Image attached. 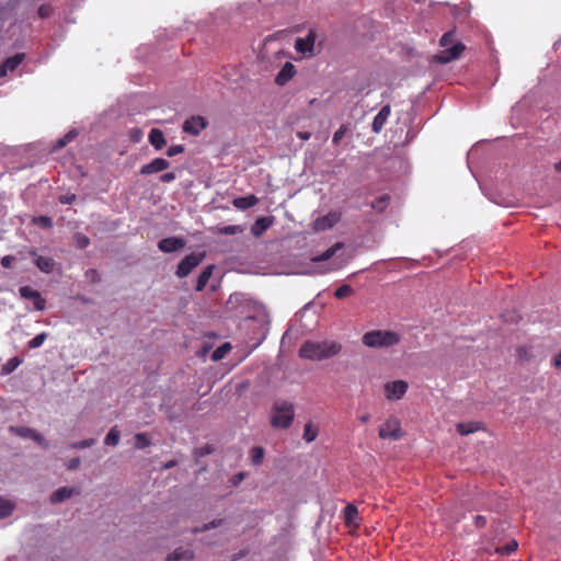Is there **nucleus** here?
Returning <instances> with one entry per match:
<instances>
[{
  "label": "nucleus",
  "mask_w": 561,
  "mask_h": 561,
  "mask_svg": "<svg viewBox=\"0 0 561 561\" xmlns=\"http://www.w3.org/2000/svg\"><path fill=\"white\" fill-rule=\"evenodd\" d=\"M257 201L259 199L256 196L249 195V196H244V197L234 198L232 204L234 207L245 210L248 208L255 206L257 204Z\"/></svg>",
  "instance_id": "nucleus-24"
},
{
  "label": "nucleus",
  "mask_w": 561,
  "mask_h": 561,
  "mask_svg": "<svg viewBox=\"0 0 561 561\" xmlns=\"http://www.w3.org/2000/svg\"><path fill=\"white\" fill-rule=\"evenodd\" d=\"M295 75H296L295 66L291 62L287 61V62H285V65L282 67L279 72L277 73V76L275 78V82L278 85H285L290 79L294 78Z\"/></svg>",
  "instance_id": "nucleus-17"
},
{
  "label": "nucleus",
  "mask_w": 561,
  "mask_h": 561,
  "mask_svg": "<svg viewBox=\"0 0 561 561\" xmlns=\"http://www.w3.org/2000/svg\"><path fill=\"white\" fill-rule=\"evenodd\" d=\"M554 170H556L557 172H561V160H560L559 162H556V163H554Z\"/></svg>",
  "instance_id": "nucleus-62"
},
{
  "label": "nucleus",
  "mask_w": 561,
  "mask_h": 561,
  "mask_svg": "<svg viewBox=\"0 0 561 561\" xmlns=\"http://www.w3.org/2000/svg\"><path fill=\"white\" fill-rule=\"evenodd\" d=\"M319 435V427L312 421L305 424L302 438L307 443H312Z\"/></svg>",
  "instance_id": "nucleus-25"
},
{
  "label": "nucleus",
  "mask_w": 561,
  "mask_h": 561,
  "mask_svg": "<svg viewBox=\"0 0 561 561\" xmlns=\"http://www.w3.org/2000/svg\"><path fill=\"white\" fill-rule=\"evenodd\" d=\"M184 245H185L184 240L181 238H176V237L164 238L158 242L159 250L164 253L175 252V251L182 249Z\"/></svg>",
  "instance_id": "nucleus-14"
},
{
  "label": "nucleus",
  "mask_w": 561,
  "mask_h": 561,
  "mask_svg": "<svg viewBox=\"0 0 561 561\" xmlns=\"http://www.w3.org/2000/svg\"><path fill=\"white\" fill-rule=\"evenodd\" d=\"M454 42V32H447L445 33L440 39L439 45L444 47L445 49L448 48V46Z\"/></svg>",
  "instance_id": "nucleus-46"
},
{
  "label": "nucleus",
  "mask_w": 561,
  "mask_h": 561,
  "mask_svg": "<svg viewBox=\"0 0 561 561\" xmlns=\"http://www.w3.org/2000/svg\"><path fill=\"white\" fill-rule=\"evenodd\" d=\"M353 294L354 289L350 285L344 284L334 291V297L337 299H343L352 296Z\"/></svg>",
  "instance_id": "nucleus-32"
},
{
  "label": "nucleus",
  "mask_w": 561,
  "mask_h": 561,
  "mask_svg": "<svg viewBox=\"0 0 561 561\" xmlns=\"http://www.w3.org/2000/svg\"><path fill=\"white\" fill-rule=\"evenodd\" d=\"M243 479H244V473L239 472V473H237L236 476H233V478H232V483H233L234 485H238V484H239Z\"/></svg>",
  "instance_id": "nucleus-56"
},
{
  "label": "nucleus",
  "mask_w": 561,
  "mask_h": 561,
  "mask_svg": "<svg viewBox=\"0 0 561 561\" xmlns=\"http://www.w3.org/2000/svg\"><path fill=\"white\" fill-rule=\"evenodd\" d=\"M242 231H243V229L240 226H237V225H229V226L221 227L219 229V232L221 234H226V236H232V234L241 233Z\"/></svg>",
  "instance_id": "nucleus-37"
},
{
  "label": "nucleus",
  "mask_w": 561,
  "mask_h": 561,
  "mask_svg": "<svg viewBox=\"0 0 561 561\" xmlns=\"http://www.w3.org/2000/svg\"><path fill=\"white\" fill-rule=\"evenodd\" d=\"M230 348H231V346H230V344H229V343H226V344H224V345L219 346L218 348H216V350L214 351V353H213V355H211V358H213L214 360H220V359H222V358L225 357L226 353H227L228 351H230Z\"/></svg>",
  "instance_id": "nucleus-36"
},
{
  "label": "nucleus",
  "mask_w": 561,
  "mask_h": 561,
  "mask_svg": "<svg viewBox=\"0 0 561 561\" xmlns=\"http://www.w3.org/2000/svg\"><path fill=\"white\" fill-rule=\"evenodd\" d=\"M391 108L390 105H385L381 107V110L378 112V114L374 117L371 128L375 133H380L390 116Z\"/></svg>",
  "instance_id": "nucleus-18"
},
{
  "label": "nucleus",
  "mask_w": 561,
  "mask_h": 561,
  "mask_svg": "<svg viewBox=\"0 0 561 561\" xmlns=\"http://www.w3.org/2000/svg\"><path fill=\"white\" fill-rule=\"evenodd\" d=\"M19 293L22 298L32 300L36 310L42 311L45 309L46 300L42 297L38 290H35L30 286H22L20 287Z\"/></svg>",
  "instance_id": "nucleus-10"
},
{
  "label": "nucleus",
  "mask_w": 561,
  "mask_h": 561,
  "mask_svg": "<svg viewBox=\"0 0 561 561\" xmlns=\"http://www.w3.org/2000/svg\"><path fill=\"white\" fill-rule=\"evenodd\" d=\"M150 445V440L144 433H138L135 435V448L136 449H145Z\"/></svg>",
  "instance_id": "nucleus-34"
},
{
  "label": "nucleus",
  "mask_w": 561,
  "mask_h": 561,
  "mask_svg": "<svg viewBox=\"0 0 561 561\" xmlns=\"http://www.w3.org/2000/svg\"><path fill=\"white\" fill-rule=\"evenodd\" d=\"M378 435L381 439L399 440L403 437L400 420L391 415L379 427Z\"/></svg>",
  "instance_id": "nucleus-4"
},
{
  "label": "nucleus",
  "mask_w": 561,
  "mask_h": 561,
  "mask_svg": "<svg viewBox=\"0 0 561 561\" xmlns=\"http://www.w3.org/2000/svg\"><path fill=\"white\" fill-rule=\"evenodd\" d=\"M369 420H370V415H369L368 413H366V414H364V415L359 416V421H360L362 423H367Z\"/></svg>",
  "instance_id": "nucleus-58"
},
{
  "label": "nucleus",
  "mask_w": 561,
  "mask_h": 561,
  "mask_svg": "<svg viewBox=\"0 0 561 561\" xmlns=\"http://www.w3.org/2000/svg\"><path fill=\"white\" fill-rule=\"evenodd\" d=\"M184 152V146L183 145H173V146H170L167 151H165V154L170 158L172 157H175L180 153H183Z\"/></svg>",
  "instance_id": "nucleus-44"
},
{
  "label": "nucleus",
  "mask_w": 561,
  "mask_h": 561,
  "mask_svg": "<svg viewBox=\"0 0 561 561\" xmlns=\"http://www.w3.org/2000/svg\"><path fill=\"white\" fill-rule=\"evenodd\" d=\"M175 173L174 172H167V173H163L161 176H160V181L162 183H171L175 180Z\"/></svg>",
  "instance_id": "nucleus-51"
},
{
  "label": "nucleus",
  "mask_w": 561,
  "mask_h": 561,
  "mask_svg": "<svg viewBox=\"0 0 561 561\" xmlns=\"http://www.w3.org/2000/svg\"><path fill=\"white\" fill-rule=\"evenodd\" d=\"M10 432L20 436V437H23V438H31L33 440H35L38 445H41L42 447L44 448H48V443L45 440V438L43 437V435H41L39 433H37L36 431L30 428V427H26V426H10Z\"/></svg>",
  "instance_id": "nucleus-9"
},
{
  "label": "nucleus",
  "mask_w": 561,
  "mask_h": 561,
  "mask_svg": "<svg viewBox=\"0 0 561 561\" xmlns=\"http://www.w3.org/2000/svg\"><path fill=\"white\" fill-rule=\"evenodd\" d=\"M46 339H47V333L42 332V333L37 334L35 337H33L31 341H28L27 346L30 348H37L43 345V343L46 341Z\"/></svg>",
  "instance_id": "nucleus-35"
},
{
  "label": "nucleus",
  "mask_w": 561,
  "mask_h": 561,
  "mask_svg": "<svg viewBox=\"0 0 561 561\" xmlns=\"http://www.w3.org/2000/svg\"><path fill=\"white\" fill-rule=\"evenodd\" d=\"M401 335L391 330H371L363 334L362 343L369 348H388L399 344Z\"/></svg>",
  "instance_id": "nucleus-2"
},
{
  "label": "nucleus",
  "mask_w": 561,
  "mask_h": 561,
  "mask_svg": "<svg viewBox=\"0 0 561 561\" xmlns=\"http://www.w3.org/2000/svg\"><path fill=\"white\" fill-rule=\"evenodd\" d=\"M14 507V503L0 496V519L10 516Z\"/></svg>",
  "instance_id": "nucleus-28"
},
{
  "label": "nucleus",
  "mask_w": 561,
  "mask_h": 561,
  "mask_svg": "<svg viewBox=\"0 0 561 561\" xmlns=\"http://www.w3.org/2000/svg\"><path fill=\"white\" fill-rule=\"evenodd\" d=\"M341 220L339 211H330L324 216L318 217L312 225L316 232L325 231L334 227Z\"/></svg>",
  "instance_id": "nucleus-7"
},
{
  "label": "nucleus",
  "mask_w": 561,
  "mask_h": 561,
  "mask_svg": "<svg viewBox=\"0 0 561 561\" xmlns=\"http://www.w3.org/2000/svg\"><path fill=\"white\" fill-rule=\"evenodd\" d=\"M409 385L404 380H394L387 382L383 387L385 396L388 400H400L407 393Z\"/></svg>",
  "instance_id": "nucleus-6"
},
{
  "label": "nucleus",
  "mask_w": 561,
  "mask_h": 561,
  "mask_svg": "<svg viewBox=\"0 0 561 561\" xmlns=\"http://www.w3.org/2000/svg\"><path fill=\"white\" fill-rule=\"evenodd\" d=\"M551 366L561 370V350L551 359Z\"/></svg>",
  "instance_id": "nucleus-50"
},
{
  "label": "nucleus",
  "mask_w": 561,
  "mask_h": 561,
  "mask_svg": "<svg viewBox=\"0 0 561 561\" xmlns=\"http://www.w3.org/2000/svg\"><path fill=\"white\" fill-rule=\"evenodd\" d=\"M465 48H466V46L461 42H457L450 48H446V49H443L442 51H439L435 56V59L439 64H448V62L459 58L460 55L462 54V51L465 50Z\"/></svg>",
  "instance_id": "nucleus-8"
},
{
  "label": "nucleus",
  "mask_w": 561,
  "mask_h": 561,
  "mask_svg": "<svg viewBox=\"0 0 561 561\" xmlns=\"http://www.w3.org/2000/svg\"><path fill=\"white\" fill-rule=\"evenodd\" d=\"M273 225V217H260L251 227V233L255 237L262 236Z\"/></svg>",
  "instance_id": "nucleus-20"
},
{
  "label": "nucleus",
  "mask_w": 561,
  "mask_h": 561,
  "mask_svg": "<svg viewBox=\"0 0 561 561\" xmlns=\"http://www.w3.org/2000/svg\"><path fill=\"white\" fill-rule=\"evenodd\" d=\"M9 363L12 364L13 368H15L20 364V360L18 358H12Z\"/></svg>",
  "instance_id": "nucleus-60"
},
{
  "label": "nucleus",
  "mask_w": 561,
  "mask_h": 561,
  "mask_svg": "<svg viewBox=\"0 0 561 561\" xmlns=\"http://www.w3.org/2000/svg\"><path fill=\"white\" fill-rule=\"evenodd\" d=\"M15 257L12 255H5L1 259V265L4 268H10L12 266V263L14 262Z\"/></svg>",
  "instance_id": "nucleus-52"
},
{
  "label": "nucleus",
  "mask_w": 561,
  "mask_h": 561,
  "mask_svg": "<svg viewBox=\"0 0 561 561\" xmlns=\"http://www.w3.org/2000/svg\"><path fill=\"white\" fill-rule=\"evenodd\" d=\"M76 198L77 197L75 194H65V195H60L58 201L60 204L70 205L76 201Z\"/></svg>",
  "instance_id": "nucleus-49"
},
{
  "label": "nucleus",
  "mask_w": 561,
  "mask_h": 561,
  "mask_svg": "<svg viewBox=\"0 0 561 561\" xmlns=\"http://www.w3.org/2000/svg\"><path fill=\"white\" fill-rule=\"evenodd\" d=\"M175 463H176V462H175L174 460H171V461L167 462L163 467H164L165 469H169V468L174 467V466H175Z\"/></svg>",
  "instance_id": "nucleus-61"
},
{
  "label": "nucleus",
  "mask_w": 561,
  "mask_h": 561,
  "mask_svg": "<svg viewBox=\"0 0 561 561\" xmlns=\"http://www.w3.org/2000/svg\"><path fill=\"white\" fill-rule=\"evenodd\" d=\"M479 428H480V424L477 422L458 423L457 424V432L460 435H468V434L474 433Z\"/></svg>",
  "instance_id": "nucleus-27"
},
{
  "label": "nucleus",
  "mask_w": 561,
  "mask_h": 561,
  "mask_svg": "<svg viewBox=\"0 0 561 561\" xmlns=\"http://www.w3.org/2000/svg\"><path fill=\"white\" fill-rule=\"evenodd\" d=\"M213 270H214V266L213 265H208L198 275L197 282H196V287H195L197 291H202L206 287L209 278H210V276L213 274Z\"/></svg>",
  "instance_id": "nucleus-26"
},
{
  "label": "nucleus",
  "mask_w": 561,
  "mask_h": 561,
  "mask_svg": "<svg viewBox=\"0 0 561 561\" xmlns=\"http://www.w3.org/2000/svg\"><path fill=\"white\" fill-rule=\"evenodd\" d=\"M295 419V407L291 402L276 401L273 405L271 425L275 428L290 427Z\"/></svg>",
  "instance_id": "nucleus-3"
},
{
  "label": "nucleus",
  "mask_w": 561,
  "mask_h": 561,
  "mask_svg": "<svg viewBox=\"0 0 561 561\" xmlns=\"http://www.w3.org/2000/svg\"><path fill=\"white\" fill-rule=\"evenodd\" d=\"M348 128L346 125H341L340 128L334 133L332 142L337 145L347 133Z\"/></svg>",
  "instance_id": "nucleus-41"
},
{
  "label": "nucleus",
  "mask_w": 561,
  "mask_h": 561,
  "mask_svg": "<svg viewBox=\"0 0 561 561\" xmlns=\"http://www.w3.org/2000/svg\"><path fill=\"white\" fill-rule=\"evenodd\" d=\"M474 525L478 527V528H483L485 525H486V519L484 516H481V515H477L474 517Z\"/></svg>",
  "instance_id": "nucleus-54"
},
{
  "label": "nucleus",
  "mask_w": 561,
  "mask_h": 561,
  "mask_svg": "<svg viewBox=\"0 0 561 561\" xmlns=\"http://www.w3.org/2000/svg\"><path fill=\"white\" fill-rule=\"evenodd\" d=\"M73 239H75L76 245L79 249H85L90 244V239L87 236L82 234V233L75 234Z\"/></svg>",
  "instance_id": "nucleus-38"
},
{
  "label": "nucleus",
  "mask_w": 561,
  "mask_h": 561,
  "mask_svg": "<svg viewBox=\"0 0 561 561\" xmlns=\"http://www.w3.org/2000/svg\"><path fill=\"white\" fill-rule=\"evenodd\" d=\"M27 252L33 257L34 264L41 272L49 274L54 271L55 261L51 257L38 255L35 249H30Z\"/></svg>",
  "instance_id": "nucleus-12"
},
{
  "label": "nucleus",
  "mask_w": 561,
  "mask_h": 561,
  "mask_svg": "<svg viewBox=\"0 0 561 561\" xmlns=\"http://www.w3.org/2000/svg\"><path fill=\"white\" fill-rule=\"evenodd\" d=\"M389 201H390L389 195L383 194V195L379 196L378 198H376L371 203V208L376 209L378 211H383L387 208Z\"/></svg>",
  "instance_id": "nucleus-31"
},
{
  "label": "nucleus",
  "mask_w": 561,
  "mask_h": 561,
  "mask_svg": "<svg viewBox=\"0 0 561 561\" xmlns=\"http://www.w3.org/2000/svg\"><path fill=\"white\" fill-rule=\"evenodd\" d=\"M87 276L90 277L93 282H99V273L96 270L90 268L87 271Z\"/></svg>",
  "instance_id": "nucleus-55"
},
{
  "label": "nucleus",
  "mask_w": 561,
  "mask_h": 561,
  "mask_svg": "<svg viewBox=\"0 0 561 561\" xmlns=\"http://www.w3.org/2000/svg\"><path fill=\"white\" fill-rule=\"evenodd\" d=\"M25 54L18 53L7 58L0 66V78L5 77L9 71H14L24 60Z\"/></svg>",
  "instance_id": "nucleus-16"
},
{
  "label": "nucleus",
  "mask_w": 561,
  "mask_h": 561,
  "mask_svg": "<svg viewBox=\"0 0 561 561\" xmlns=\"http://www.w3.org/2000/svg\"><path fill=\"white\" fill-rule=\"evenodd\" d=\"M81 463V460L79 457H75V458H71L68 462H67V469L68 470H75L77 469Z\"/></svg>",
  "instance_id": "nucleus-53"
},
{
  "label": "nucleus",
  "mask_w": 561,
  "mask_h": 561,
  "mask_svg": "<svg viewBox=\"0 0 561 561\" xmlns=\"http://www.w3.org/2000/svg\"><path fill=\"white\" fill-rule=\"evenodd\" d=\"M250 458L254 466H259L264 459V449L261 446H255L250 450Z\"/></svg>",
  "instance_id": "nucleus-30"
},
{
  "label": "nucleus",
  "mask_w": 561,
  "mask_h": 561,
  "mask_svg": "<svg viewBox=\"0 0 561 561\" xmlns=\"http://www.w3.org/2000/svg\"><path fill=\"white\" fill-rule=\"evenodd\" d=\"M207 123L202 116H192L184 122L183 130L191 135H198L205 127Z\"/></svg>",
  "instance_id": "nucleus-13"
},
{
  "label": "nucleus",
  "mask_w": 561,
  "mask_h": 561,
  "mask_svg": "<svg viewBox=\"0 0 561 561\" xmlns=\"http://www.w3.org/2000/svg\"><path fill=\"white\" fill-rule=\"evenodd\" d=\"M214 451V447L209 444H206L202 447H198L194 450V455L196 457H205Z\"/></svg>",
  "instance_id": "nucleus-42"
},
{
  "label": "nucleus",
  "mask_w": 561,
  "mask_h": 561,
  "mask_svg": "<svg viewBox=\"0 0 561 561\" xmlns=\"http://www.w3.org/2000/svg\"><path fill=\"white\" fill-rule=\"evenodd\" d=\"M298 137L302 140H308L311 137V134L308 131H299Z\"/></svg>",
  "instance_id": "nucleus-57"
},
{
  "label": "nucleus",
  "mask_w": 561,
  "mask_h": 561,
  "mask_svg": "<svg viewBox=\"0 0 561 561\" xmlns=\"http://www.w3.org/2000/svg\"><path fill=\"white\" fill-rule=\"evenodd\" d=\"M54 12V9L50 4H42L39 8H38V15L39 18L42 19H47L49 18Z\"/></svg>",
  "instance_id": "nucleus-45"
},
{
  "label": "nucleus",
  "mask_w": 561,
  "mask_h": 561,
  "mask_svg": "<svg viewBox=\"0 0 561 561\" xmlns=\"http://www.w3.org/2000/svg\"><path fill=\"white\" fill-rule=\"evenodd\" d=\"M79 493H80L79 489L67 488V486L59 488L51 494L50 502L54 504L60 503L67 499H70L72 495L79 494Z\"/></svg>",
  "instance_id": "nucleus-19"
},
{
  "label": "nucleus",
  "mask_w": 561,
  "mask_h": 561,
  "mask_svg": "<svg viewBox=\"0 0 561 561\" xmlns=\"http://www.w3.org/2000/svg\"><path fill=\"white\" fill-rule=\"evenodd\" d=\"M119 442V432L116 430V427H113L110 430L107 435L105 436L104 443L107 446H116Z\"/></svg>",
  "instance_id": "nucleus-33"
},
{
  "label": "nucleus",
  "mask_w": 561,
  "mask_h": 561,
  "mask_svg": "<svg viewBox=\"0 0 561 561\" xmlns=\"http://www.w3.org/2000/svg\"><path fill=\"white\" fill-rule=\"evenodd\" d=\"M77 136V133L75 130L69 131L67 135H65L62 138H60L57 141V147L61 148L65 147L67 144H69L75 137Z\"/></svg>",
  "instance_id": "nucleus-47"
},
{
  "label": "nucleus",
  "mask_w": 561,
  "mask_h": 561,
  "mask_svg": "<svg viewBox=\"0 0 561 561\" xmlns=\"http://www.w3.org/2000/svg\"><path fill=\"white\" fill-rule=\"evenodd\" d=\"M341 351V345L336 342L323 341V342H305L300 350L299 355L302 358L311 360H321L330 358Z\"/></svg>",
  "instance_id": "nucleus-1"
},
{
  "label": "nucleus",
  "mask_w": 561,
  "mask_h": 561,
  "mask_svg": "<svg viewBox=\"0 0 561 561\" xmlns=\"http://www.w3.org/2000/svg\"><path fill=\"white\" fill-rule=\"evenodd\" d=\"M336 248H340L339 243L335 247H332V248L325 250L323 253H321L319 256H317L314 259V261L322 262V261H327V260L331 259L334 255Z\"/></svg>",
  "instance_id": "nucleus-39"
},
{
  "label": "nucleus",
  "mask_w": 561,
  "mask_h": 561,
  "mask_svg": "<svg viewBox=\"0 0 561 561\" xmlns=\"http://www.w3.org/2000/svg\"><path fill=\"white\" fill-rule=\"evenodd\" d=\"M224 523V519H214L211 520L210 523L208 524H204L201 528H195L194 529V533H199V531H205V530H208V529H211V528H216L220 525H222Z\"/></svg>",
  "instance_id": "nucleus-43"
},
{
  "label": "nucleus",
  "mask_w": 561,
  "mask_h": 561,
  "mask_svg": "<svg viewBox=\"0 0 561 561\" xmlns=\"http://www.w3.org/2000/svg\"><path fill=\"white\" fill-rule=\"evenodd\" d=\"M194 553L188 549H175L172 553L167 557V561H192Z\"/></svg>",
  "instance_id": "nucleus-22"
},
{
  "label": "nucleus",
  "mask_w": 561,
  "mask_h": 561,
  "mask_svg": "<svg viewBox=\"0 0 561 561\" xmlns=\"http://www.w3.org/2000/svg\"><path fill=\"white\" fill-rule=\"evenodd\" d=\"M316 42V35L313 32H310L306 37H298L295 42V48L298 53L301 54H313Z\"/></svg>",
  "instance_id": "nucleus-15"
},
{
  "label": "nucleus",
  "mask_w": 561,
  "mask_h": 561,
  "mask_svg": "<svg viewBox=\"0 0 561 561\" xmlns=\"http://www.w3.org/2000/svg\"><path fill=\"white\" fill-rule=\"evenodd\" d=\"M518 548V543L515 539L510 540L506 545L496 547L495 553L501 556H510L512 552L516 551Z\"/></svg>",
  "instance_id": "nucleus-29"
},
{
  "label": "nucleus",
  "mask_w": 561,
  "mask_h": 561,
  "mask_svg": "<svg viewBox=\"0 0 561 561\" xmlns=\"http://www.w3.org/2000/svg\"><path fill=\"white\" fill-rule=\"evenodd\" d=\"M148 139H149L150 145L156 150H161L167 145L164 135H163L162 130L159 128H152L149 133Z\"/></svg>",
  "instance_id": "nucleus-21"
},
{
  "label": "nucleus",
  "mask_w": 561,
  "mask_h": 561,
  "mask_svg": "<svg viewBox=\"0 0 561 561\" xmlns=\"http://www.w3.org/2000/svg\"><path fill=\"white\" fill-rule=\"evenodd\" d=\"M33 222L42 226L43 228H51L53 220L48 216H38L33 219Z\"/></svg>",
  "instance_id": "nucleus-40"
},
{
  "label": "nucleus",
  "mask_w": 561,
  "mask_h": 561,
  "mask_svg": "<svg viewBox=\"0 0 561 561\" xmlns=\"http://www.w3.org/2000/svg\"><path fill=\"white\" fill-rule=\"evenodd\" d=\"M344 523L346 526H357L358 510L353 504H347L344 508Z\"/></svg>",
  "instance_id": "nucleus-23"
},
{
  "label": "nucleus",
  "mask_w": 561,
  "mask_h": 561,
  "mask_svg": "<svg viewBox=\"0 0 561 561\" xmlns=\"http://www.w3.org/2000/svg\"><path fill=\"white\" fill-rule=\"evenodd\" d=\"M94 444V440L93 439H83V440H80V442H77V443H73L71 445V448H75V449H83V448H88L90 446H92Z\"/></svg>",
  "instance_id": "nucleus-48"
},
{
  "label": "nucleus",
  "mask_w": 561,
  "mask_h": 561,
  "mask_svg": "<svg viewBox=\"0 0 561 561\" xmlns=\"http://www.w3.org/2000/svg\"><path fill=\"white\" fill-rule=\"evenodd\" d=\"M131 133L134 134V136H133L134 140L137 141L139 139V137H140V134H141L140 130L139 129H133Z\"/></svg>",
  "instance_id": "nucleus-59"
},
{
  "label": "nucleus",
  "mask_w": 561,
  "mask_h": 561,
  "mask_svg": "<svg viewBox=\"0 0 561 561\" xmlns=\"http://www.w3.org/2000/svg\"><path fill=\"white\" fill-rule=\"evenodd\" d=\"M169 167H170V162L167 159L154 158L149 163L144 164L140 168L139 173L141 175H151V174L162 172V171L169 169Z\"/></svg>",
  "instance_id": "nucleus-11"
},
{
  "label": "nucleus",
  "mask_w": 561,
  "mask_h": 561,
  "mask_svg": "<svg viewBox=\"0 0 561 561\" xmlns=\"http://www.w3.org/2000/svg\"><path fill=\"white\" fill-rule=\"evenodd\" d=\"M204 259V254L201 253H191L186 255L178 265L176 276L180 278H184L190 275V273L198 266Z\"/></svg>",
  "instance_id": "nucleus-5"
}]
</instances>
